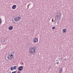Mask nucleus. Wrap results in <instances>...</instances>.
<instances>
[{
  "mask_svg": "<svg viewBox=\"0 0 73 73\" xmlns=\"http://www.w3.org/2000/svg\"><path fill=\"white\" fill-rule=\"evenodd\" d=\"M13 27L11 26L10 27H9V30H12V29H13Z\"/></svg>",
  "mask_w": 73,
  "mask_h": 73,
  "instance_id": "1a4fd4ad",
  "label": "nucleus"
},
{
  "mask_svg": "<svg viewBox=\"0 0 73 73\" xmlns=\"http://www.w3.org/2000/svg\"><path fill=\"white\" fill-rule=\"evenodd\" d=\"M62 60V58H61V60Z\"/></svg>",
  "mask_w": 73,
  "mask_h": 73,
  "instance_id": "4be33fe9",
  "label": "nucleus"
},
{
  "mask_svg": "<svg viewBox=\"0 0 73 73\" xmlns=\"http://www.w3.org/2000/svg\"><path fill=\"white\" fill-rule=\"evenodd\" d=\"M66 31H67L66 29H64L62 31L63 33H66Z\"/></svg>",
  "mask_w": 73,
  "mask_h": 73,
  "instance_id": "6e6552de",
  "label": "nucleus"
},
{
  "mask_svg": "<svg viewBox=\"0 0 73 73\" xmlns=\"http://www.w3.org/2000/svg\"><path fill=\"white\" fill-rule=\"evenodd\" d=\"M16 8V5H13L12 7V9H15Z\"/></svg>",
  "mask_w": 73,
  "mask_h": 73,
  "instance_id": "0eeeda50",
  "label": "nucleus"
},
{
  "mask_svg": "<svg viewBox=\"0 0 73 73\" xmlns=\"http://www.w3.org/2000/svg\"><path fill=\"white\" fill-rule=\"evenodd\" d=\"M55 28H56V27H52V29H55Z\"/></svg>",
  "mask_w": 73,
  "mask_h": 73,
  "instance_id": "dca6fc26",
  "label": "nucleus"
},
{
  "mask_svg": "<svg viewBox=\"0 0 73 73\" xmlns=\"http://www.w3.org/2000/svg\"><path fill=\"white\" fill-rule=\"evenodd\" d=\"M13 23H14V24H16L15 22V21H13Z\"/></svg>",
  "mask_w": 73,
  "mask_h": 73,
  "instance_id": "f3484780",
  "label": "nucleus"
},
{
  "mask_svg": "<svg viewBox=\"0 0 73 73\" xmlns=\"http://www.w3.org/2000/svg\"><path fill=\"white\" fill-rule=\"evenodd\" d=\"M1 21H2L1 19H0V25L1 24Z\"/></svg>",
  "mask_w": 73,
  "mask_h": 73,
  "instance_id": "ddd939ff",
  "label": "nucleus"
},
{
  "mask_svg": "<svg viewBox=\"0 0 73 73\" xmlns=\"http://www.w3.org/2000/svg\"><path fill=\"white\" fill-rule=\"evenodd\" d=\"M10 73H11V72H10Z\"/></svg>",
  "mask_w": 73,
  "mask_h": 73,
  "instance_id": "bb28decb",
  "label": "nucleus"
},
{
  "mask_svg": "<svg viewBox=\"0 0 73 73\" xmlns=\"http://www.w3.org/2000/svg\"><path fill=\"white\" fill-rule=\"evenodd\" d=\"M57 64H59V62H58L56 63Z\"/></svg>",
  "mask_w": 73,
  "mask_h": 73,
  "instance_id": "aec40b11",
  "label": "nucleus"
},
{
  "mask_svg": "<svg viewBox=\"0 0 73 73\" xmlns=\"http://www.w3.org/2000/svg\"><path fill=\"white\" fill-rule=\"evenodd\" d=\"M20 19H21V17H18L15 18L14 20L16 22H17V21H19L20 20Z\"/></svg>",
  "mask_w": 73,
  "mask_h": 73,
  "instance_id": "20e7f679",
  "label": "nucleus"
},
{
  "mask_svg": "<svg viewBox=\"0 0 73 73\" xmlns=\"http://www.w3.org/2000/svg\"><path fill=\"white\" fill-rule=\"evenodd\" d=\"M23 69V67L22 66H19L18 68V70L19 71H21Z\"/></svg>",
  "mask_w": 73,
  "mask_h": 73,
  "instance_id": "423d86ee",
  "label": "nucleus"
},
{
  "mask_svg": "<svg viewBox=\"0 0 73 73\" xmlns=\"http://www.w3.org/2000/svg\"><path fill=\"white\" fill-rule=\"evenodd\" d=\"M12 21H13V20H12Z\"/></svg>",
  "mask_w": 73,
  "mask_h": 73,
  "instance_id": "393cba45",
  "label": "nucleus"
},
{
  "mask_svg": "<svg viewBox=\"0 0 73 73\" xmlns=\"http://www.w3.org/2000/svg\"><path fill=\"white\" fill-rule=\"evenodd\" d=\"M33 42L36 43V42H38V39L36 38H34L33 40Z\"/></svg>",
  "mask_w": 73,
  "mask_h": 73,
  "instance_id": "39448f33",
  "label": "nucleus"
},
{
  "mask_svg": "<svg viewBox=\"0 0 73 73\" xmlns=\"http://www.w3.org/2000/svg\"><path fill=\"white\" fill-rule=\"evenodd\" d=\"M52 22H53V19L52 20Z\"/></svg>",
  "mask_w": 73,
  "mask_h": 73,
  "instance_id": "5701e85b",
  "label": "nucleus"
},
{
  "mask_svg": "<svg viewBox=\"0 0 73 73\" xmlns=\"http://www.w3.org/2000/svg\"><path fill=\"white\" fill-rule=\"evenodd\" d=\"M30 6V4H29L28 5H27V9H28L29 8V6Z\"/></svg>",
  "mask_w": 73,
  "mask_h": 73,
  "instance_id": "2eb2a0df",
  "label": "nucleus"
},
{
  "mask_svg": "<svg viewBox=\"0 0 73 73\" xmlns=\"http://www.w3.org/2000/svg\"><path fill=\"white\" fill-rule=\"evenodd\" d=\"M57 12L55 13L56 16L55 19H60V17L62 15V13L60 11H57Z\"/></svg>",
  "mask_w": 73,
  "mask_h": 73,
  "instance_id": "f257e3e1",
  "label": "nucleus"
},
{
  "mask_svg": "<svg viewBox=\"0 0 73 73\" xmlns=\"http://www.w3.org/2000/svg\"><path fill=\"white\" fill-rule=\"evenodd\" d=\"M56 61H58V60H56Z\"/></svg>",
  "mask_w": 73,
  "mask_h": 73,
  "instance_id": "b1692460",
  "label": "nucleus"
},
{
  "mask_svg": "<svg viewBox=\"0 0 73 73\" xmlns=\"http://www.w3.org/2000/svg\"><path fill=\"white\" fill-rule=\"evenodd\" d=\"M64 60H65V59H64Z\"/></svg>",
  "mask_w": 73,
  "mask_h": 73,
  "instance_id": "a878e982",
  "label": "nucleus"
},
{
  "mask_svg": "<svg viewBox=\"0 0 73 73\" xmlns=\"http://www.w3.org/2000/svg\"><path fill=\"white\" fill-rule=\"evenodd\" d=\"M16 72H17V71H16L14 72H12V73H16Z\"/></svg>",
  "mask_w": 73,
  "mask_h": 73,
  "instance_id": "a211bd4d",
  "label": "nucleus"
},
{
  "mask_svg": "<svg viewBox=\"0 0 73 73\" xmlns=\"http://www.w3.org/2000/svg\"><path fill=\"white\" fill-rule=\"evenodd\" d=\"M14 54L12 53L8 55L7 56V57L8 60H13L14 59Z\"/></svg>",
  "mask_w": 73,
  "mask_h": 73,
  "instance_id": "f03ea898",
  "label": "nucleus"
},
{
  "mask_svg": "<svg viewBox=\"0 0 73 73\" xmlns=\"http://www.w3.org/2000/svg\"><path fill=\"white\" fill-rule=\"evenodd\" d=\"M36 50V46H34L33 47H32L30 48L29 49V53H34L35 52V50Z\"/></svg>",
  "mask_w": 73,
  "mask_h": 73,
  "instance_id": "7ed1b4c3",
  "label": "nucleus"
},
{
  "mask_svg": "<svg viewBox=\"0 0 73 73\" xmlns=\"http://www.w3.org/2000/svg\"><path fill=\"white\" fill-rule=\"evenodd\" d=\"M10 69L11 70H14L13 69V66H11L10 68Z\"/></svg>",
  "mask_w": 73,
  "mask_h": 73,
  "instance_id": "9b49d317",
  "label": "nucleus"
},
{
  "mask_svg": "<svg viewBox=\"0 0 73 73\" xmlns=\"http://www.w3.org/2000/svg\"><path fill=\"white\" fill-rule=\"evenodd\" d=\"M5 40H4L3 41H2V43H3V44H4V43H5Z\"/></svg>",
  "mask_w": 73,
  "mask_h": 73,
  "instance_id": "4468645a",
  "label": "nucleus"
},
{
  "mask_svg": "<svg viewBox=\"0 0 73 73\" xmlns=\"http://www.w3.org/2000/svg\"><path fill=\"white\" fill-rule=\"evenodd\" d=\"M59 60L60 61V62H61V58H59Z\"/></svg>",
  "mask_w": 73,
  "mask_h": 73,
  "instance_id": "6ab92c4d",
  "label": "nucleus"
},
{
  "mask_svg": "<svg viewBox=\"0 0 73 73\" xmlns=\"http://www.w3.org/2000/svg\"><path fill=\"white\" fill-rule=\"evenodd\" d=\"M62 72V68H61V69L59 70L58 73H61L62 72Z\"/></svg>",
  "mask_w": 73,
  "mask_h": 73,
  "instance_id": "9d476101",
  "label": "nucleus"
},
{
  "mask_svg": "<svg viewBox=\"0 0 73 73\" xmlns=\"http://www.w3.org/2000/svg\"><path fill=\"white\" fill-rule=\"evenodd\" d=\"M21 73V72L20 71H18L17 72V73Z\"/></svg>",
  "mask_w": 73,
  "mask_h": 73,
  "instance_id": "412c9836",
  "label": "nucleus"
},
{
  "mask_svg": "<svg viewBox=\"0 0 73 73\" xmlns=\"http://www.w3.org/2000/svg\"><path fill=\"white\" fill-rule=\"evenodd\" d=\"M17 68V67L16 66H15L13 67V69H14L16 70V68Z\"/></svg>",
  "mask_w": 73,
  "mask_h": 73,
  "instance_id": "f8f14e48",
  "label": "nucleus"
}]
</instances>
